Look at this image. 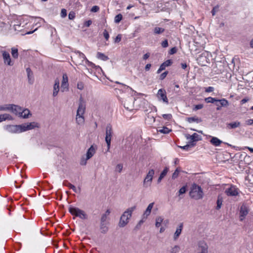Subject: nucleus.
Listing matches in <instances>:
<instances>
[{
    "instance_id": "nucleus-1",
    "label": "nucleus",
    "mask_w": 253,
    "mask_h": 253,
    "mask_svg": "<svg viewBox=\"0 0 253 253\" xmlns=\"http://www.w3.org/2000/svg\"><path fill=\"white\" fill-rule=\"evenodd\" d=\"M86 109L85 102L82 97L79 99V106L77 111L76 122L78 125H82L84 122V114Z\"/></svg>"
},
{
    "instance_id": "nucleus-2",
    "label": "nucleus",
    "mask_w": 253,
    "mask_h": 253,
    "mask_svg": "<svg viewBox=\"0 0 253 253\" xmlns=\"http://www.w3.org/2000/svg\"><path fill=\"white\" fill-rule=\"evenodd\" d=\"M136 209V206H134L127 209L122 214L120 221L119 226L124 227L129 222V219L131 218L132 212Z\"/></svg>"
},
{
    "instance_id": "nucleus-3",
    "label": "nucleus",
    "mask_w": 253,
    "mask_h": 253,
    "mask_svg": "<svg viewBox=\"0 0 253 253\" xmlns=\"http://www.w3.org/2000/svg\"><path fill=\"white\" fill-rule=\"evenodd\" d=\"M189 196L191 198L195 200L201 199L204 197V192L201 186L194 183L192 185Z\"/></svg>"
},
{
    "instance_id": "nucleus-4",
    "label": "nucleus",
    "mask_w": 253,
    "mask_h": 253,
    "mask_svg": "<svg viewBox=\"0 0 253 253\" xmlns=\"http://www.w3.org/2000/svg\"><path fill=\"white\" fill-rule=\"evenodd\" d=\"M74 58L76 60V63L78 64H82L84 61L85 60V62L87 64L88 66H90L92 68L95 67V65L89 61L86 58L85 55L82 52L77 51L74 52Z\"/></svg>"
},
{
    "instance_id": "nucleus-5",
    "label": "nucleus",
    "mask_w": 253,
    "mask_h": 253,
    "mask_svg": "<svg viewBox=\"0 0 253 253\" xmlns=\"http://www.w3.org/2000/svg\"><path fill=\"white\" fill-rule=\"evenodd\" d=\"M69 211L72 215L78 217L82 219H86L87 218V215L85 211L78 208L70 205L69 207Z\"/></svg>"
},
{
    "instance_id": "nucleus-6",
    "label": "nucleus",
    "mask_w": 253,
    "mask_h": 253,
    "mask_svg": "<svg viewBox=\"0 0 253 253\" xmlns=\"http://www.w3.org/2000/svg\"><path fill=\"white\" fill-rule=\"evenodd\" d=\"M105 141L107 145V151L109 152L110 149L111 141L113 134V130L112 126L110 125H108L106 127V133H105Z\"/></svg>"
},
{
    "instance_id": "nucleus-7",
    "label": "nucleus",
    "mask_w": 253,
    "mask_h": 253,
    "mask_svg": "<svg viewBox=\"0 0 253 253\" xmlns=\"http://www.w3.org/2000/svg\"><path fill=\"white\" fill-rule=\"evenodd\" d=\"M3 63L4 65L9 66H12L14 62L12 60L10 54L6 50H1Z\"/></svg>"
},
{
    "instance_id": "nucleus-8",
    "label": "nucleus",
    "mask_w": 253,
    "mask_h": 253,
    "mask_svg": "<svg viewBox=\"0 0 253 253\" xmlns=\"http://www.w3.org/2000/svg\"><path fill=\"white\" fill-rule=\"evenodd\" d=\"M154 174V169H152L149 170L143 181L144 187H148L151 185Z\"/></svg>"
},
{
    "instance_id": "nucleus-9",
    "label": "nucleus",
    "mask_w": 253,
    "mask_h": 253,
    "mask_svg": "<svg viewBox=\"0 0 253 253\" xmlns=\"http://www.w3.org/2000/svg\"><path fill=\"white\" fill-rule=\"evenodd\" d=\"M22 132L27 130H31L36 127H39L38 123L33 122L31 123H27L21 125Z\"/></svg>"
},
{
    "instance_id": "nucleus-10",
    "label": "nucleus",
    "mask_w": 253,
    "mask_h": 253,
    "mask_svg": "<svg viewBox=\"0 0 253 253\" xmlns=\"http://www.w3.org/2000/svg\"><path fill=\"white\" fill-rule=\"evenodd\" d=\"M239 190L234 185H230L225 190V193L228 196H236L239 194Z\"/></svg>"
},
{
    "instance_id": "nucleus-11",
    "label": "nucleus",
    "mask_w": 253,
    "mask_h": 253,
    "mask_svg": "<svg viewBox=\"0 0 253 253\" xmlns=\"http://www.w3.org/2000/svg\"><path fill=\"white\" fill-rule=\"evenodd\" d=\"M6 130L10 133H19L22 132L21 126L20 125H7L5 127Z\"/></svg>"
},
{
    "instance_id": "nucleus-12",
    "label": "nucleus",
    "mask_w": 253,
    "mask_h": 253,
    "mask_svg": "<svg viewBox=\"0 0 253 253\" xmlns=\"http://www.w3.org/2000/svg\"><path fill=\"white\" fill-rule=\"evenodd\" d=\"M157 97L159 101H163V102L166 104L169 103V100L165 89L162 88L159 89L157 94Z\"/></svg>"
},
{
    "instance_id": "nucleus-13",
    "label": "nucleus",
    "mask_w": 253,
    "mask_h": 253,
    "mask_svg": "<svg viewBox=\"0 0 253 253\" xmlns=\"http://www.w3.org/2000/svg\"><path fill=\"white\" fill-rule=\"evenodd\" d=\"M95 153V149L91 146L87 150L86 154V159L85 160H82L81 161V165H85L86 163V161L90 159Z\"/></svg>"
},
{
    "instance_id": "nucleus-14",
    "label": "nucleus",
    "mask_w": 253,
    "mask_h": 253,
    "mask_svg": "<svg viewBox=\"0 0 253 253\" xmlns=\"http://www.w3.org/2000/svg\"><path fill=\"white\" fill-rule=\"evenodd\" d=\"M68 78L66 74L63 75L62 81L61 83V90L62 92L67 91L68 90Z\"/></svg>"
},
{
    "instance_id": "nucleus-15",
    "label": "nucleus",
    "mask_w": 253,
    "mask_h": 253,
    "mask_svg": "<svg viewBox=\"0 0 253 253\" xmlns=\"http://www.w3.org/2000/svg\"><path fill=\"white\" fill-rule=\"evenodd\" d=\"M197 253H208V246L205 242H199Z\"/></svg>"
},
{
    "instance_id": "nucleus-16",
    "label": "nucleus",
    "mask_w": 253,
    "mask_h": 253,
    "mask_svg": "<svg viewBox=\"0 0 253 253\" xmlns=\"http://www.w3.org/2000/svg\"><path fill=\"white\" fill-rule=\"evenodd\" d=\"M249 213V209L246 205H242L240 210V220H243Z\"/></svg>"
},
{
    "instance_id": "nucleus-17",
    "label": "nucleus",
    "mask_w": 253,
    "mask_h": 253,
    "mask_svg": "<svg viewBox=\"0 0 253 253\" xmlns=\"http://www.w3.org/2000/svg\"><path fill=\"white\" fill-rule=\"evenodd\" d=\"M22 108L19 106L10 104L9 111L19 117Z\"/></svg>"
},
{
    "instance_id": "nucleus-18",
    "label": "nucleus",
    "mask_w": 253,
    "mask_h": 253,
    "mask_svg": "<svg viewBox=\"0 0 253 253\" xmlns=\"http://www.w3.org/2000/svg\"><path fill=\"white\" fill-rule=\"evenodd\" d=\"M134 99L132 97H129L127 100L124 101V107L127 110L131 111L133 108Z\"/></svg>"
},
{
    "instance_id": "nucleus-19",
    "label": "nucleus",
    "mask_w": 253,
    "mask_h": 253,
    "mask_svg": "<svg viewBox=\"0 0 253 253\" xmlns=\"http://www.w3.org/2000/svg\"><path fill=\"white\" fill-rule=\"evenodd\" d=\"M155 220V226L157 228L160 227L162 224L166 225L169 223L168 220H164L163 217L161 216L156 217Z\"/></svg>"
},
{
    "instance_id": "nucleus-20",
    "label": "nucleus",
    "mask_w": 253,
    "mask_h": 253,
    "mask_svg": "<svg viewBox=\"0 0 253 253\" xmlns=\"http://www.w3.org/2000/svg\"><path fill=\"white\" fill-rule=\"evenodd\" d=\"M185 137L187 140H190L192 142L197 141L201 140L200 136L196 133H194L191 135L189 134H186Z\"/></svg>"
},
{
    "instance_id": "nucleus-21",
    "label": "nucleus",
    "mask_w": 253,
    "mask_h": 253,
    "mask_svg": "<svg viewBox=\"0 0 253 253\" xmlns=\"http://www.w3.org/2000/svg\"><path fill=\"white\" fill-rule=\"evenodd\" d=\"M59 81L58 80L56 79L55 80L54 84L53 85V93L52 95L53 97H55L58 95L59 91Z\"/></svg>"
},
{
    "instance_id": "nucleus-22",
    "label": "nucleus",
    "mask_w": 253,
    "mask_h": 253,
    "mask_svg": "<svg viewBox=\"0 0 253 253\" xmlns=\"http://www.w3.org/2000/svg\"><path fill=\"white\" fill-rule=\"evenodd\" d=\"M31 115L32 114L29 109L22 108V110L21 111L19 117L26 119L29 118Z\"/></svg>"
},
{
    "instance_id": "nucleus-23",
    "label": "nucleus",
    "mask_w": 253,
    "mask_h": 253,
    "mask_svg": "<svg viewBox=\"0 0 253 253\" xmlns=\"http://www.w3.org/2000/svg\"><path fill=\"white\" fill-rule=\"evenodd\" d=\"M209 137H211V139L210 140L211 143L214 146H219L222 143L221 140L216 137L211 136L210 135Z\"/></svg>"
},
{
    "instance_id": "nucleus-24",
    "label": "nucleus",
    "mask_w": 253,
    "mask_h": 253,
    "mask_svg": "<svg viewBox=\"0 0 253 253\" xmlns=\"http://www.w3.org/2000/svg\"><path fill=\"white\" fill-rule=\"evenodd\" d=\"M154 205V203H151L149 204L147 209H146L145 211L143 213V216L144 218H146L150 214L151 212V210L153 208Z\"/></svg>"
},
{
    "instance_id": "nucleus-25",
    "label": "nucleus",
    "mask_w": 253,
    "mask_h": 253,
    "mask_svg": "<svg viewBox=\"0 0 253 253\" xmlns=\"http://www.w3.org/2000/svg\"><path fill=\"white\" fill-rule=\"evenodd\" d=\"M183 228V224L182 223H180L177 228H176V230L174 234L173 235V239L174 240H177V239L179 237V235H180L182 230Z\"/></svg>"
},
{
    "instance_id": "nucleus-26",
    "label": "nucleus",
    "mask_w": 253,
    "mask_h": 253,
    "mask_svg": "<svg viewBox=\"0 0 253 253\" xmlns=\"http://www.w3.org/2000/svg\"><path fill=\"white\" fill-rule=\"evenodd\" d=\"M13 119V117L9 114L5 113L0 115V123L6 120L11 121Z\"/></svg>"
},
{
    "instance_id": "nucleus-27",
    "label": "nucleus",
    "mask_w": 253,
    "mask_h": 253,
    "mask_svg": "<svg viewBox=\"0 0 253 253\" xmlns=\"http://www.w3.org/2000/svg\"><path fill=\"white\" fill-rule=\"evenodd\" d=\"M241 126L240 122L236 121L232 123H230L227 124V127L229 129H234Z\"/></svg>"
},
{
    "instance_id": "nucleus-28",
    "label": "nucleus",
    "mask_w": 253,
    "mask_h": 253,
    "mask_svg": "<svg viewBox=\"0 0 253 253\" xmlns=\"http://www.w3.org/2000/svg\"><path fill=\"white\" fill-rule=\"evenodd\" d=\"M96 56L98 59H100L103 61H107L109 59V58L107 56L105 55L104 53L99 52H98L97 53Z\"/></svg>"
},
{
    "instance_id": "nucleus-29",
    "label": "nucleus",
    "mask_w": 253,
    "mask_h": 253,
    "mask_svg": "<svg viewBox=\"0 0 253 253\" xmlns=\"http://www.w3.org/2000/svg\"><path fill=\"white\" fill-rule=\"evenodd\" d=\"M168 171V169L166 168L160 174V175L158 179V182L160 183L162 179L166 176Z\"/></svg>"
},
{
    "instance_id": "nucleus-30",
    "label": "nucleus",
    "mask_w": 253,
    "mask_h": 253,
    "mask_svg": "<svg viewBox=\"0 0 253 253\" xmlns=\"http://www.w3.org/2000/svg\"><path fill=\"white\" fill-rule=\"evenodd\" d=\"M187 121L190 123H192L193 122H196L197 123H199L201 122L202 121L200 119L197 118V117H190L188 118L187 119Z\"/></svg>"
},
{
    "instance_id": "nucleus-31",
    "label": "nucleus",
    "mask_w": 253,
    "mask_h": 253,
    "mask_svg": "<svg viewBox=\"0 0 253 253\" xmlns=\"http://www.w3.org/2000/svg\"><path fill=\"white\" fill-rule=\"evenodd\" d=\"M66 186H68L70 189H72L75 193H80L81 191L80 188H77L74 185L70 183H68Z\"/></svg>"
},
{
    "instance_id": "nucleus-32",
    "label": "nucleus",
    "mask_w": 253,
    "mask_h": 253,
    "mask_svg": "<svg viewBox=\"0 0 253 253\" xmlns=\"http://www.w3.org/2000/svg\"><path fill=\"white\" fill-rule=\"evenodd\" d=\"M10 104H0V111H9Z\"/></svg>"
},
{
    "instance_id": "nucleus-33",
    "label": "nucleus",
    "mask_w": 253,
    "mask_h": 253,
    "mask_svg": "<svg viewBox=\"0 0 253 253\" xmlns=\"http://www.w3.org/2000/svg\"><path fill=\"white\" fill-rule=\"evenodd\" d=\"M216 204H217V206L216 207V209L219 210L221 208L222 204V198L221 197V196H218L217 200L216 201Z\"/></svg>"
},
{
    "instance_id": "nucleus-34",
    "label": "nucleus",
    "mask_w": 253,
    "mask_h": 253,
    "mask_svg": "<svg viewBox=\"0 0 253 253\" xmlns=\"http://www.w3.org/2000/svg\"><path fill=\"white\" fill-rule=\"evenodd\" d=\"M165 31V29L162 27H156L154 29V33L156 35L160 34Z\"/></svg>"
},
{
    "instance_id": "nucleus-35",
    "label": "nucleus",
    "mask_w": 253,
    "mask_h": 253,
    "mask_svg": "<svg viewBox=\"0 0 253 253\" xmlns=\"http://www.w3.org/2000/svg\"><path fill=\"white\" fill-rule=\"evenodd\" d=\"M217 102H220V106L221 107H226L228 106L229 102L225 98H222L221 99H218Z\"/></svg>"
},
{
    "instance_id": "nucleus-36",
    "label": "nucleus",
    "mask_w": 253,
    "mask_h": 253,
    "mask_svg": "<svg viewBox=\"0 0 253 253\" xmlns=\"http://www.w3.org/2000/svg\"><path fill=\"white\" fill-rule=\"evenodd\" d=\"M11 54L14 58H17L19 55L18 49L15 47L11 48Z\"/></svg>"
},
{
    "instance_id": "nucleus-37",
    "label": "nucleus",
    "mask_w": 253,
    "mask_h": 253,
    "mask_svg": "<svg viewBox=\"0 0 253 253\" xmlns=\"http://www.w3.org/2000/svg\"><path fill=\"white\" fill-rule=\"evenodd\" d=\"M170 131V130L167 127H163L162 128H159V129H158V132L164 134L168 133Z\"/></svg>"
},
{
    "instance_id": "nucleus-38",
    "label": "nucleus",
    "mask_w": 253,
    "mask_h": 253,
    "mask_svg": "<svg viewBox=\"0 0 253 253\" xmlns=\"http://www.w3.org/2000/svg\"><path fill=\"white\" fill-rule=\"evenodd\" d=\"M205 100V101L207 103H213L214 102H217L218 99H217L215 98H212L211 97H209L206 98Z\"/></svg>"
},
{
    "instance_id": "nucleus-39",
    "label": "nucleus",
    "mask_w": 253,
    "mask_h": 253,
    "mask_svg": "<svg viewBox=\"0 0 253 253\" xmlns=\"http://www.w3.org/2000/svg\"><path fill=\"white\" fill-rule=\"evenodd\" d=\"M180 251V247L177 245L172 247L170 251V253H178Z\"/></svg>"
},
{
    "instance_id": "nucleus-40",
    "label": "nucleus",
    "mask_w": 253,
    "mask_h": 253,
    "mask_svg": "<svg viewBox=\"0 0 253 253\" xmlns=\"http://www.w3.org/2000/svg\"><path fill=\"white\" fill-rule=\"evenodd\" d=\"M123 165L122 164H118L117 165L116 168H115V171L121 173L123 170Z\"/></svg>"
},
{
    "instance_id": "nucleus-41",
    "label": "nucleus",
    "mask_w": 253,
    "mask_h": 253,
    "mask_svg": "<svg viewBox=\"0 0 253 253\" xmlns=\"http://www.w3.org/2000/svg\"><path fill=\"white\" fill-rule=\"evenodd\" d=\"M186 191V187L184 186L182 187L178 192V196H180L181 195L184 194Z\"/></svg>"
},
{
    "instance_id": "nucleus-42",
    "label": "nucleus",
    "mask_w": 253,
    "mask_h": 253,
    "mask_svg": "<svg viewBox=\"0 0 253 253\" xmlns=\"http://www.w3.org/2000/svg\"><path fill=\"white\" fill-rule=\"evenodd\" d=\"M123 16L121 14L117 15L115 17V22L119 23L122 19Z\"/></svg>"
},
{
    "instance_id": "nucleus-43",
    "label": "nucleus",
    "mask_w": 253,
    "mask_h": 253,
    "mask_svg": "<svg viewBox=\"0 0 253 253\" xmlns=\"http://www.w3.org/2000/svg\"><path fill=\"white\" fill-rule=\"evenodd\" d=\"M163 117L167 120H169L171 119L172 115L170 114H163Z\"/></svg>"
},
{
    "instance_id": "nucleus-44",
    "label": "nucleus",
    "mask_w": 253,
    "mask_h": 253,
    "mask_svg": "<svg viewBox=\"0 0 253 253\" xmlns=\"http://www.w3.org/2000/svg\"><path fill=\"white\" fill-rule=\"evenodd\" d=\"M61 17L62 18H64L67 15V11L65 9H62L60 13Z\"/></svg>"
},
{
    "instance_id": "nucleus-45",
    "label": "nucleus",
    "mask_w": 253,
    "mask_h": 253,
    "mask_svg": "<svg viewBox=\"0 0 253 253\" xmlns=\"http://www.w3.org/2000/svg\"><path fill=\"white\" fill-rule=\"evenodd\" d=\"M77 88L80 90H83L84 88V84L82 82H79L77 84Z\"/></svg>"
},
{
    "instance_id": "nucleus-46",
    "label": "nucleus",
    "mask_w": 253,
    "mask_h": 253,
    "mask_svg": "<svg viewBox=\"0 0 253 253\" xmlns=\"http://www.w3.org/2000/svg\"><path fill=\"white\" fill-rule=\"evenodd\" d=\"M179 172V170L178 169H177L175 170V171L173 172V173L172 174V178H173V179L176 178L178 176Z\"/></svg>"
},
{
    "instance_id": "nucleus-47",
    "label": "nucleus",
    "mask_w": 253,
    "mask_h": 253,
    "mask_svg": "<svg viewBox=\"0 0 253 253\" xmlns=\"http://www.w3.org/2000/svg\"><path fill=\"white\" fill-rule=\"evenodd\" d=\"M122 39V35L121 34L118 35V36L115 39L114 42L116 43L119 42Z\"/></svg>"
},
{
    "instance_id": "nucleus-48",
    "label": "nucleus",
    "mask_w": 253,
    "mask_h": 253,
    "mask_svg": "<svg viewBox=\"0 0 253 253\" xmlns=\"http://www.w3.org/2000/svg\"><path fill=\"white\" fill-rule=\"evenodd\" d=\"M103 36H104V38H105V39L107 41L108 40V39L109 38V34L108 33V32L107 31V30H105L104 31V32H103Z\"/></svg>"
},
{
    "instance_id": "nucleus-49",
    "label": "nucleus",
    "mask_w": 253,
    "mask_h": 253,
    "mask_svg": "<svg viewBox=\"0 0 253 253\" xmlns=\"http://www.w3.org/2000/svg\"><path fill=\"white\" fill-rule=\"evenodd\" d=\"M99 7L98 6L95 5L91 8V11L93 12H97L99 10Z\"/></svg>"
},
{
    "instance_id": "nucleus-50",
    "label": "nucleus",
    "mask_w": 253,
    "mask_h": 253,
    "mask_svg": "<svg viewBox=\"0 0 253 253\" xmlns=\"http://www.w3.org/2000/svg\"><path fill=\"white\" fill-rule=\"evenodd\" d=\"M26 72H27V76H28V78L29 80H30L31 79V70L30 68H28L26 69Z\"/></svg>"
},
{
    "instance_id": "nucleus-51",
    "label": "nucleus",
    "mask_w": 253,
    "mask_h": 253,
    "mask_svg": "<svg viewBox=\"0 0 253 253\" xmlns=\"http://www.w3.org/2000/svg\"><path fill=\"white\" fill-rule=\"evenodd\" d=\"M75 17V13L73 12H70L69 13L68 17L70 19L72 20Z\"/></svg>"
},
{
    "instance_id": "nucleus-52",
    "label": "nucleus",
    "mask_w": 253,
    "mask_h": 253,
    "mask_svg": "<svg viewBox=\"0 0 253 253\" xmlns=\"http://www.w3.org/2000/svg\"><path fill=\"white\" fill-rule=\"evenodd\" d=\"M218 7L215 6L211 10L212 15L213 16L215 14L216 12L218 11Z\"/></svg>"
},
{
    "instance_id": "nucleus-53",
    "label": "nucleus",
    "mask_w": 253,
    "mask_h": 253,
    "mask_svg": "<svg viewBox=\"0 0 253 253\" xmlns=\"http://www.w3.org/2000/svg\"><path fill=\"white\" fill-rule=\"evenodd\" d=\"M203 108V104H198L195 106L194 107V110H197L199 109H201Z\"/></svg>"
},
{
    "instance_id": "nucleus-54",
    "label": "nucleus",
    "mask_w": 253,
    "mask_h": 253,
    "mask_svg": "<svg viewBox=\"0 0 253 253\" xmlns=\"http://www.w3.org/2000/svg\"><path fill=\"white\" fill-rule=\"evenodd\" d=\"M169 45V44H168V42L167 40H165L164 41L162 42V46L163 47H168Z\"/></svg>"
},
{
    "instance_id": "nucleus-55",
    "label": "nucleus",
    "mask_w": 253,
    "mask_h": 253,
    "mask_svg": "<svg viewBox=\"0 0 253 253\" xmlns=\"http://www.w3.org/2000/svg\"><path fill=\"white\" fill-rule=\"evenodd\" d=\"M172 63V62L170 60H167L166 62H165L164 63H163V64L166 66H170Z\"/></svg>"
},
{
    "instance_id": "nucleus-56",
    "label": "nucleus",
    "mask_w": 253,
    "mask_h": 253,
    "mask_svg": "<svg viewBox=\"0 0 253 253\" xmlns=\"http://www.w3.org/2000/svg\"><path fill=\"white\" fill-rule=\"evenodd\" d=\"M177 51V49L176 48V47H173L172 48L170 51H169V54H173L174 53H175Z\"/></svg>"
},
{
    "instance_id": "nucleus-57",
    "label": "nucleus",
    "mask_w": 253,
    "mask_h": 253,
    "mask_svg": "<svg viewBox=\"0 0 253 253\" xmlns=\"http://www.w3.org/2000/svg\"><path fill=\"white\" fill-rule=\"evenodd\" d=\"M214 90V88L212 86H209L208 87H207L205 91L207 92H212Z\"/></svg>"
},
{
    "instance_id": "nucleus-58",
    "label": "nucleus",
    "mask_w": 253,
    "mask_h": 253,
    "mask_svg": "<svg viewBox=\"0 0 253 253\" xmlns=\"http://www.w3.org/2000/svg\"><path fill=\"white\" fill-rule=\"evenodd\" d=\"M246 124L247 125H252L253 124V119H249L246 121Z\"/></svg>"
},
{
    "instance_id": "nucleus-59",
    "label": "nucleus",
    "mask_w": 253,
    "mask_h": 253,
    "mask_svg": "<svg viewBox=\"0 0 253 253\" xmlns=\"http://www.w3.org/2000/svg\"><path fill=\"white\" fill-rule=\"evenodd\" d=\"M150 57V53H147L143 55V59L144 60L147 59Z\"/></svg>"
},
{
    "instance_id": "nucleus-60",
    "label": "nucleus",
    "mask_w": 253,
    "mask_h": 253,
    "mask_svg": "<svg viewBox=\"0 0 253 253\" xmlns=\"http://www.w3.org/2000/svg\"><path fill=\"white\" fill-rule=\"evenodd\" d=\"M167 74H168V72H165L163 73H162L161 74V79H164L166 77Z\"/></svg>"
},
{
    "instance_id": "nucleus-61",
    "label": "nucleus",
    "mask_w": 253,
    "mask_h": 253,
    "mask_svg": "<svg viewBox=\"0 0 253 253\" xmlns=\"http://www.w3.org/2000/svg\"><path fill=\"white\" fill-rule=\"evenodd\" d=\"M151 67V64H147L145 67V69L146 71H149Z\"/></svg>"
},
{
    "instance_id": "nucleus-62",
    "label": "nucleus",
    "mask_w": 253,
    "mask_h": 253,
    "mask_svg": "<svg viewBox=\"0 0 253 253\" xmlns=\"http://www.w3.org/2000/svg\"><path fill=\"white\" fill-rule=\"evenodd\" d=\"M124 89L127 91H129V90H132L131 88H130L128 86H126V85H125L124 86Z\"/></svg>"
},
{
    "instance_id": "nucleus-63",
    "label": "nucleus",
    "mask_w": 253,
    "mask_h": 253,
    "mask_svg": "<svg viewBox=\"0 0 253 253\" xmlns=\"http://www.w3.org/2000/svg\"><path fill=\"white\" fill-rule=\"evenodd\" d=\"M181 68L183 69H185L187 67V64L186 63H181Z\"/></svg>"
},
{
    "instance_id": "nucleus-64",
    "label": "nucleus",
    "mask_w": 253,
    "mask_h": 253,
    "mask_svg": "<svg viewBox=\"0 0 253 253\" xmlns=\"http://www.w3.org/2000/svg\"><path fill=\"white\" fill-rule=\"evenodd\" d=\"M248 101H249V99L244 98L241 101V103L242 104H243L246 103L247 102H248Z\"/></svg>"
}]
</instances>
